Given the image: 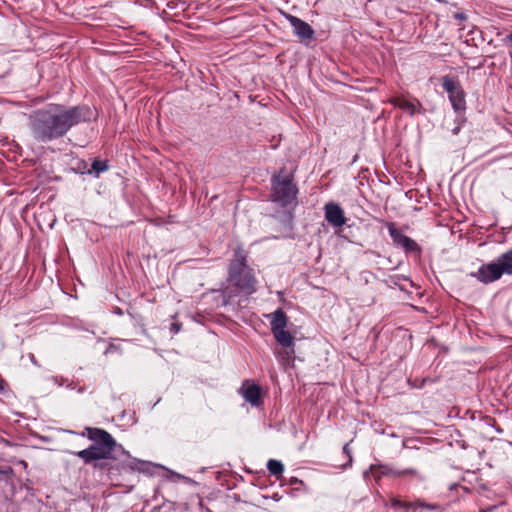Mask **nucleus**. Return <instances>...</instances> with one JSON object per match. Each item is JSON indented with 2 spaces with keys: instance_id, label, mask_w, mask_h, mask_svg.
I'll list each match as a JSON object with an SVG mask.
<instances>
[{
  "instance_id": "nucleus-4",
  "label": "nucleus",
  "mask_w": 512,
  "mask_h": 512,
  "mask_svg": "<svg viewBox=\"0 0 512 512\" xmlns=\"http://www.w3.org/2000/svg\"><path fill=\"white\" fill-rule=\"evenodd\" d=\"M284 170L285 168H282L278 174L271 177V197L273 202L280 204L282 207H287L296 200L298 187L294 183L292 174L281 176Z\"/></svg>"
},
{
  "instance_id": "nucleus-7",
  "label": "nucleus",
  "mask_w": 512,
  "mask_h": 512,
  "mask_svg": "<svg viewBox=\"0 0 512 512\" xmlns=\"http://www.w3.org/2000/svg\"><path fill=\"white\" fill-rule=\"evenodd\" d=\"M385 227L388 229L392 242L396 247L403 249L406 254H411L418 258L421 256V246L415 240L405 235L401 229L397 228L396 223L387 221L385 222Z\"/></svg>"
},
{
  "instance_id": "nucleus-8",
  "label": "nucleus",
  "mask_w": 512,
  "mask_h": 512,
  "mask_svg": "<svg viewBox=\"0 0 512 512\" xmlns=\"http://www.w3.org/2000/svg\"><path fill=\"white\" fill-rule=\"evenodd\" d=\"M389 505L395 512H416L418 508L426 509L436 512H444V508L438 503H427L423 499H416L415 501L401 500L397 497H391Z\"/></svg>"
},
{
  "instance_id": "nucleus-6",
  "label": "nucleus",
  "mask_w": 512,
  "mask_h": 512,
  "mask_svg": "<svg viewBox=\"0 0 512 512\" xmlns=\"http://www.w3.org/2000/svg\"><path fill=\"white\" fill-rule=\"evenodd\" d=\"M503 274L512 275V269L499 256L495 262L483 264L476 273H472L471 275L478 281L489 284L499 280Z\"/></svg>"
},
{
  "instance_id": "nucleus-25",
  "label": "nucleus",
  "mask_w": 512,
  "mask_h": 512,
  "mask_svg": "<svg viewBox=\"0 0 512 512\" xmlns=\"http://www.w3.org/2000/svg\"><path fill=\"white\" fill-rule=\"evenodd\" d=\"M0 474L5 475V476L13 475V469L9 466L8 467L0 466Z\"/></svg>"
},
{
  "instance_id": "nucleus-5",
  "label": "nucleus",
  "mask_w": 512,
  "mask_h": 512,
  "mask_svg": "<svg viewBox=\"0 0 512 512\" xmlns=\"http://www.w3.org/2000/svg\"><path fill=\"white\" fill-rule=\"evenodd\" d=\"M442 88L448 94L452 108L457 114L466 111V92L464 91L458 77L445 75L441 78Z\"/></svg>"
},
{
  "instance_id": "nucleus-27",
  "label": "nucleus",
  "mask_w": 512,
  "mask_h": 512,
  "mask_svg": "<svg viewBox=\"0 0 512 512\" xmlns=\"http://www.w3.org/2000/svg\"><path fill=\"white\" fill-rule=\"evenodd\" d=\"M454 19L461 22L467 19V15L464 12H457L454 14Z\"/></svg>"
},
{
  "instance_id": "nucleus-16",
  "label": "nucleus",
  "mask_w": 512,
  "mask_h": 512,
  "mask_svg": "<svg viewBox=\"0 0 512 512\" xmlns=\"http://www.w3.org/2000/svg\"><path fill=\"white\" fill-rule=\"evenodd\" d=\"M109 167V161L107 159L101 160L99 158H94L91 163V169L87 170V173L93 174L96 178H98L100 174L106 172Z\"/></svg>"
},
{
  "instance_id": "nucleus-26",
  "label": "nucleus",
  "mask_w": 512,
  "mask_h": 512,
  "mask_svg": "<svg viewBox=\"0 0 512 512\" xmlns=\"http://www.w3.org/2000/svg\"><path fill=\"white\" fill-rule=\"evenodd\" d=\"M401 279L407 280V278H405V277H401L399 275H396V276H390L389 281L393 285L399 286V280H401Z\"/></svg>"
},
{
  "instance_id": "nucleus-14",
  "label": "nucleus",
  "mask_w": 512,
  "mask_h": 512,
  "mask_svg": "<svg viewBox=\"0 0 512 512\" xmlns=\"http://www.w3.org/2000/svg\"><path fill=\"white\" fill-rule=\"evenodd\" d=\"M288 324V317L282 309H277L273 314L270 321L271 331H279L286 329Z\"/></svg>"
},
{
  "instance_id": "nucleus-13",
  "label": "nucleus",
  "mask_w": 512,
  "mask_h": 512,
  "mask_svg": "<svg viewBox=\"0 0 512 512\" xmlns=\"http://www.w3.org/2000/svg\"><path fill=\"white\" fill-rule=\"evenodd\" d=\"M370 470L375 479H379L381 476H400L404 474H416L414 469H405L403 471H394L391 467L384 464L371 465Z\"/></svg>"
},
{
  "instance_id": "nucleus-11",
  "label": "nucleus",
  "mask_w": 512,
  "mask_h": 512,
  "mask_svg": "<svg viewBox=\"0 0 512 512\" xmlns=\"http://www.w3.org/2000/svg\"><path fill=\"white\" fill-rule=\"evenodd\" d=\"M325 220L333 227H342L346 224V217L339 204L329 202L324 206Z\"/></svg>"
},
{
  "instance_id": "nucleus-29",
  "label": "nucleus",
  "mask_w": 512,
  "mask_h": 512,
  "mask_svg": "<svg viewBox=\"0 0 512 512\" xmlns=\"http://www.w3.org/2000/svg\"><path fill=\"white\" fill-rule=\"evenodd\" d=\"M5 381L4 380H0V393L4 391L5 389Z\"/></svg>"
},
{
  "instance_id": "nucleus-9",
  "label": "nucleus",
  "mask_w": 512,
  "mask_h": 512,
  "mask_svg": "<svg viewBox=\"0 0 512 512\" xmlns=\"http://www.w3.org/2000/svg\"><path fill=\"white\" fill-rule=\"evenodd\" d=\"M284 16L292 26L294 35L301 43L308 45L316 40L315 31L310 24L289 13H285Z\"/></svg>"
},
{
  "instance_id": "nucleus-30",
  "label": "nucleus",
  "mask_w": 512,
  "mask_h": 512,
  "mask_svg": "<svg viewBox=\"0 0 512 512\" xmlns=\"http://www.w3.org/2000/svg\"><path fill=\"white\" fill-rule=\"evenodd\" d=\"M31 361L36 364V360L33 354L30 355Z\"/></svg>"
},
{
  "instance_id": "nucleus-31",
  "label": "nucleus",
  "mask_w": 512,
  "mask_h": 512,
  "mask_svg": "<svg viewBox=\"0 0 512 512\" xmlns=\"http://www.w3.org/2000/svg\"><path fill=\"white\" fill-rule=\"evenodd\" d=\"M117 313L121 315V314H122V311H121L120 309H118V310H117Z\"/></svg>"
},
{
  "instance_id": "nucleus-15",
  "label": "nucleus",
  "mask_w": 512,
  "mask_h": 512,
  "mask_svg": "<svg viewBox=\"0 0 512 512\" xmlns=\"http://www.w3.org/2000/svg\"><path fill=\"white\" fill-rule=\"evenodd\" d=\"M275 340L283 346V348H291L294 346V337L286 329L272 332Z\"/></svg>"
},
{
  "instance_id": "nucleus-24",
  "label": "nucleus",
  "mask_w": 512,
  "mask_h": 512,
  "mask_svg": "<svg viewBox=\"0 0 512 512\" xmlns=\"http://www.w3.org/2000/svg\"><path fill=\"white\" fill-rule=\"evenodd\" d=\"M182 328V324L180 322H172L171 325H170V331L173 333V334H177Z\"/></svg>"
},
{
  "instance_id": "nucleus-20",
  "label": "nucleus",
  "mask_w": 512,
  "mask_h": 512,
  "mask_svg": "<svg viewBox=\"0 0 512 512\" xmlns=\"http://www.w3.org/2000/svg\"><path fill=\"white\" fill-rule=\"evenodd\" d=\"M279 355L282 357L283 360H286L287 362L293 361L295 357V351L293 349V346L291 348H285V350L283 352H280Z\"/></svg>"
},
{
  "instance_id": "nucleus-22",
  "label": "nucleus",
  "mask_w": 512,
  "mask_h": 512,
  "mask_svg": "<svg viewBox=\"0 0 512 512\" xmlns=\"http://www.w3.org/2000/svg\"><path fill=\"white\" fill-rule=\"evenodd\" d=\"M464 121L465 119L463 117V114H458V117L456 119L457 125L452 129L453 135H457L460 132L461 126L464 123Z\"/></svg>"
},
{
  "instance_id": "nucleus-12",
  "label": "nucleus",
  "mask_w": 512,
  "mask_h": 512,
  "mask_svg": "<svg viewBox=\"0 0 512 512\" xmlns=\"http://www.w3.org/2000/svg\"><path fill=\"white\" fill-rule=\"evenodd\" d=\"M244 399L253 406H259L262 404L261 388L255 383H251L249 380H245L239 389Z\"/></svg>"
},
{
  "instance_id": "nucleus-17",
  "label": "nucleus",
  "mask_w": 512,
  "mask_h": 512,
  "mask_svg": "<svg viewBox=\"0 0 512 512\" xmlns=\"http://www.w3.org/2000/svg\"><path fill=\"white\" fill-rule=\"evenodd\" d=\"M267 469L277 479H280L284 471V465L279 460L270 459L267 463Z\"/></svg>"
},
{
  "instance_id": "nucleus-19",
  "label": "nucleus",
  "mask_w": 512,
  "mask_h": 512,
  "mask_svg": "<svg viewBox=\"0 0 512 512\" xmlns=\"http://www.w3.org/2000/svg\"><path fill=\"white\" fill-rule=\"evenodd\" d=\"M73 170L78 173L85 174V173H87V170H89L88 163L85 160L78 159L75 162V166L73 167Z\"/></svg>"
},
{
  "instance_id": "nucleus-28",
  "label": "nucleus",
  "mask_w": 512,
  "mask_h": 512,
  "mask_svg": "<svg viewBox=\"0 0 512 512\" xmlns=\"http://www.w3.org/2000/svg\"><path fill=\"white\" fill-rule=\"evenodd\" d=\"M290 485H304V482L297 477H291L289 480Z\"/></svg>"
},
{
  "instance_id": "nucleus-3",
  "label": "nucleus",
  "mask_w": 512,
  "mask_h": 512,
  "mask_svg": "<svg viewBox=\"0 0 512 512\" xmlns=\"http://www.w3.org/2000/svg\"><path fill=\"white\" fill-rule=\"evenodd\" d=\"M228 281L237 290L252 294L256 291V279L253 269L248 266L247 252L238 247L234 250V257L228 266Z\"/></svg>"
},
{
  "instance_id": "nucleus-18",
  "label": "nucleus",
  "mask_w": 512,
  "mask_h": 512,
  "mask_svg": "<svg viewBox=\"0 0 512 512\" xmlns=\"http://www.w3.org/2000/svg\"><path fill=\"white\" fill-rule=\"evenodd\" d=\"M277 219L284 226L285 231H293L294 215L291 211H284L280 216L277 217Z\"/></svg>"
},
{
  "instance_id": "nucleus-10",
  "label": "nucleus",
  "mask_w": 512,
  "mask_h": 512,
  "mask_svg": "<svg viewBox=\"0 0 512 512\" xmlns=\"http://www.w3.org/2000/svg\"><path fill=\"white\" fill-rule=\"evenodd\" d=\"M389 102L411 116L425 112L422 103L416 98L409 100L404 96H395L390 98Z\"/></svg>"
},
{
  "instance_id": "nucleus-2",
  "label": "nucleus",
  "mask_w": 512,
  "mask_h": 512,
  "mask_svg": "<svg viewBox=\"0 0 512 512\" xmlns=\"http://www.w3.org/2000/svg\"><path fill=\"white\" fill-rule=\"evenodd\" d=\"M96 119V113L86 104L67 106L49 103L29 115V129L33 139L38 143H51L67 135L81 123Z\"/></svg>"
},
{
  "instance_id": "nucleus-1",
  "label": "nucleus",
  "mask_w": 512,
  "mask_h": 512,
  "mask_svg": "<svg viewBox=\"0 0 512 512\" xmlns=\"http://www.w3.org/2000/svg\"><path fill=\"white\" fill-rule=\"evenodd\" d=\"M87 437L92 444L86 449L71 452L83 460L85 465H90L95 470L107 471L112 478L124 472H141L151 475L155 466L148 461L132 457L114 437L104 429L85 427L80 433Z\"/></svg>"
},
{
  "instance_id": "nucleus-21",
  "label": "nucleus",
  "mask_w": 512,
  "mask_h": 512,
  "mask_svg": "<svg viewBox=\"0 0 512 512\" xmlns=\"http://www.w3.org/2000/svg\"><path fill=\"white\" fill-rule=\"evenodd\" d=\"M343 453L348 457V462L343 465L344 468L346 467H350L352 465V454H351V449L349 447V443H346L344 446H343Z\"/></svg>"
},
{
  "instance_id": "nucleus-23",
  "label": "nucleus",
  "mask_w": 512,
  "mask_h": 512,
  "mask_svg": "<svg viewBox=\"0 0 512 512\" xmlns=\"http://www.w3.org/2000/svg\"><path fill=\"white\" fill-rule=\"evenodd\" d=\"M501 259L504 260L512 269V248L507 252L500 255Z\"/></svg>"
}]
</instances>
